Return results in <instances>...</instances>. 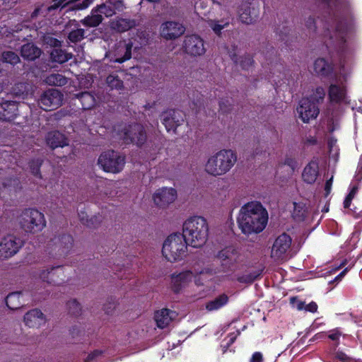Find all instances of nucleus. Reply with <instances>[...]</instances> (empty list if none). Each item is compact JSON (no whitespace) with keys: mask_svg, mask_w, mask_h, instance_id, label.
<instances>
[{"mask_svg":"<svg viewBox=\"0 0 362 362\" xmlns=\"http://www.w3.org/2000/svg\"><path fill=\"white\" fill-rule=\"evenodd\" d=\"M103 19L101 14L92 12L90 16H88L84 19L81 20V22L88 27H96L102 22Z\"/></svg>","mask_w":362,"mask_h":362,"instance_id":"obj_41","label":"nucleus"},{"mask_svg":"<svg viewBox=\"0 0 362 362\" xmlns=\"http://www.w3.org/2000/svg\"><path fill=\"white\" fill-rule=\"evenodd\" d=\"M94 0H83L82 1L76 2V0H52V4L47 7V11L52 12L59 7L64 8L66 6H70V10H83L88 8Z\"/></svg>","mask_w":362,"mask_h":362,"instance_id":"obj_20","label":"nucleus"},{"mask_svg":"<svg viewBox=\"0 0 362 362\" xmlns=\"http://www.w3.org/2000/svg\"><path fill=\"white\" fill-rule=\"evenodd\" d=\"M63 100L64 95L60 90L49 88L41 94L38 100V105L42 110L51 111L60 107Z\"/></svg>","mask_w":362,"mask_h":362,"instance_id":"obj_11","label":"nucleus"},{"mask_svg":"<svg viewBox=\"0 0 362 362\" xmlns=\"http://www.w3.org/2000/svg\"><path fill=\"white\" fill-rule=\"evenodd\" d=\"M317 305L315 302H311L305 305V310L310 313H315L317 310Z\"/></svg>","mask_w":362,"mask_h":362,"instance_id":"obj_61","label":"nucleus"},{"mask_svg":"<svg viewBox=\"0 0 362 362\" xmlns=\"http://www.w3.org/2000/svg\"><path fill=\"white\" fill-rule=\"evenodd\" d=\"M341 333L338 330H334L331 334H329V338L333 341L339 339Z\"/></svg>","mask_w":362,"mask_h":362,"instance_id":"obj_64","label":"nucleus"},{"mask_svg":"<svg viewBox=\"0 0 362 362\" xmlns=\"http://www.w3.org/2000/svg\"><path fill=\"white\" fill-rule=\"evenodd\" d=\"M38 277L49 284L60 285L65 282L64 268L61 265L47 267L39 271Z\"/></svg>","mask_w":362,"mask_h":362,"instance_id":"obj_12","label":"nucleus"},{"mask_svg":"<svg viewBox=\"0 0 362 362\" xmlns=\"http://www.w3.org/2000/svg\"><path fill=\"white\" fill-rule=\"evenodd\" d=\"M329 98L332 102H346V89L342 83H332L328 92Z\"/></svg>","mask_w":362,"mask_h":362,"instance_id":"obj_28","label":"nucleus"},{"mask_svg":"<svg viewBox=\"0 0 362 362\" xmlns=\"http://www.w3.org/2000/svg\"><path fill=\"white\" fill-rule=\"evenodd\" d=\"M185 28L180 23L167 21L160 26V35L166 40H174L184 34Z\"/></svg>","mask_w":362,"mask_h":362,"instance_id":"obj_18","label":"nucleus"},{"mask_svg":"<svg viewBox=\"0 0 362 362\" xmlns=\"http://www.w3.org/2000/svg\"><path fill=\"white\" fill-rule=\"evenodd\" d=\"M176 315L175 311L168 308H163L155 313L154 319L158 327L164 329L170 324Z\"/></svg>","mask_w":362,"mask_h":362,"instance_id":"obj_24","label":"nucleus"},{"mask_svg":"<svg viewBox=\"0 0 362 362\" xmlns=\"http://www.w3.org/2000/svg\"><path fill=\"white\" fill-rule=\"evenodd\" d=\"M21 292H13L9 293L6 298L7 307L11 310H17L23 306V303L21 300Z\"/></svg>","mask_w":362,"mask_h":362,"instance_id":"obj_36","label":"nucleus"},{"mask_svg":"<svg viewBox=\"0 0 362 362\" xmlns=\"http://www.w3.org/2000/svg\"><path fill=\"white\" fill-rule=\"evenodd\" d=\"M213 3L216 6L214 9L217 13L214 20L208 21V24L213 31L219 35L221 30L230 25L232 19V15L228 9L230 1L229 0H214Z\"/></svg>","mask_w":362,"mask_h":362,"instance_id":"obj_8","label":"nucleus"},{"mask_svg":"<svg viewBox=\"0 0 362 362\" xmlns=\"http://www.w3.org/2000/svg\"><path fill=\"white\" fill-rule=\"evenodd\" d=\"M325 95V91L322 87H317L315 92L308 98L313 103L322 101Z\"/></svg>","mask_w":362,"mask_h":362,"instance_id":"obj_50","label":"nucleus"},{"mask_svg":"<svg viewBox=\"0 0 362 362\" xmlns=\"http://www.w3.org/2000/svg\"><path fill=\"white\" fill-rule=\"evenodd\" d=\"M102 216L99 214L92 216L89 218L86 219V222H84V225L90 228H96L100 225V223L102 221Z\"/></svg>","mask_w":362,"mask_h":362,"instance_id":"obj_52","label":"nucleus"},{"mask_svg":"<svg viewBox=\"0 0 362 362\" xmlns=\"http://www.w3.org/2000/svg\"><path fill=\"white\" fill-rule=\"evenodd\" d=\"M85 38V30L82 28H78L71 30L68 35V40L69 42L73 43H77L81 42Z\"/></svg>","mask_w":362,"mask_h":362,"instance_id":"obj_43","label":"nucleus"},{"mask_svg":"<svg viewBox=\"0 0 362 362\" xmlns=\"http://www.w3.org/2000/svg\"><path fill=\"white\" fill-rule=\"evenodd\" d=\"M230 58L233 61L235 64H238V47L235 45H232L228 49V52Z\"/></svg>","mask_w":362,"mask_h":362,"instance_id":"obj_56","label":"nucleus"},{"mask_svg":"<svg viewBox=\"0 0 362 362\" xmlns=\"http://www.w3.org/2000/svg\"><path fill=\"white\" fill-rule=\"evenodd\" d=\"M125 156L121 153L107 150L103 152L98 157V165L106 173H119L125 165Z\"/></svg>","mask_w":362,"mask_h":362,"instance_id":"obj_9","label":"nucleus"},{"mask_svg":"<svg viewBox=\"0 0 362 362\" xmlns=\"http://www.w3.org/2000/svg\"><path fill=\"white\" fill-rule=\"evenodd\" d=\"M121 137L126 144H135L138 146L143 145L147 139L144 126L137 123L125 126Z\"/></svg>","mask_w":362,"mask_h":362,"instance_id":"obj_10","label":"nucleus"},{"mask_svg":"<svg viewBox=\"0 0 362 362\" xmlns=\"http://www.w3.org/2000/svg\"><path fill=\"white\" fill-rule=\"evenodd\" d=\"M47 144L52 149L68 145L67 139L59 131H52L45 137Z\"/></svg>","mask_w":362,"mask_h":362,"instance_id":"obj_27","label":"nucleus"},{"mask_svg":"<svg viewBox=\"0 0 362 362\" xmlns=\"http://www.w3.org/2000/svg\"><path fill=\"white\" fill-rule=\"evenodd\" d=\"M334 16L336 25L334 30L329 34V46L333 47L339 52H344L346 48V32L349 27H344L342 18L345 16L349 17L352 21L351 5L350 0H335L334 4Z\"/></svg>","mask_w":362,"mask_h":362,"instance_id":"obj_2","label":"nucleus"},{"mask_svg":"<svg viewBox=\"0 0 362 362\" xmlns=\"http://www.w3.org/2000/svg\"><path fill=\"white\" fill-rule=\"evenodd\" d=\"M42 160L41 159L33 160L30 163V169L31 173L36 177L41 178L40 166L42 165Z\"/></svg>","mask_w":362,"mask_h":362,"instance_id":"obj_48","label":"nucleus"},{"mask_svg":"<svg viewBox=\"0 0 362 362\" xmlns=\"http://www.w3.org/2000/svg\"><path fill=\"white\" fill-rule=\"evenodd\" d=\"M291 238L286 233L279 235L274 243L271 257L275 261H284L288 259V250L291 247Z\"/></svg>","mask_w":362,"mask_h":362,"instance_id":"obj_13","label":"nucleus"},{"mask_svg":"<svg viewBox=\"0 0 362 362\" xmlns=\"http://www.w3.org/2000/svg\"><path fill=\"white\" fill-rule=\"evenodd\" d=\"M132 43H126L124 47H121L119 52H124V55L121 57H117L115 59V62L122 63L127 60H129L132 57Z\"/></svg>","mask_w":362,"mask_h":362,"instance_id":"obj_44","label":"nucleus"},{"mask_svg":"<svg viewBox=\"0 0 362 362\" xmlns=\"http://www.w3.org/2000/svg\"><path fill=\"white\" fill-rule=\"evenodd\" d=\"M259 11V6L254 2L243 1L238 10L240 21L247 25L252 24L257 19Z\"/></svg>","mask_w":362,"mask_h":362,"instance_id":"obj_16","label":"nucleus"},{"mask_svg":"<svg viewBox=\"0 0 362 362\" xmlns=\"http://www.w3.org/2000/svg\"><path fill=\"white\" fill-rule=\"evenodd\" d=\"M116 304L115 302L108 303L104 305V310L107 314H110L115 308Z\"/></svg>","mask_w":362,"mask_h":362,"instance_id":"obj_62","label":"nucleus"},{"mask_svg":"<svg viewBox=\"0 0 362 362\" xmlns=\"http://www.w3.org/2000/svg\"><path fill=\"white\" fill-rule=\"evenodd\" d=\"M18 115V104L14 101H6L0 104V119L13 120Z\"/></svg>","mask_w":362,"mask_h":362,"instance_id":"obj_25","label":"nucleus"},{"mask_svg":"<svg viewBox=\"0 0 362 362\" xmlns=\"http://www.w3.org/2000/svg\"><path fill=\"white\" fill-rule=\"evenodd\" d=\"M21 228L26 233H35L46 226L44 214L35 209H26L18 217Z\"/></svg>","mask_w":362,"mask_h":362,"instance_id":"obj_7","label":"nucleus"},{"mask_svg":"<svg viewBox=\"0 0 362 362\" xmlns=\"http://www.w3.org/2000/svg\"><path fill=\"white\" fill-rule=\"evenodd\" d=\"M231 105L228 100H221L219 103L220 110L223 112L226 113L230 110Z\"/></svg>","mask_w":362,"mask_h":362,"instance_id":"obj_58","label":"nucleus"},{"mask_svg":"<svg viewBox=\"0 0 362 362\" xmlns=\"http://www.w3.org/2000/svg\"><path fill=\"white\" fill-rule=\"evenodd\" d=\"M161 119L168 132L175 131L183 122L181 112L178 110H170L163 113Z\"/></svg>","mask_w":362,"mask_h":362,"instance_id":"obj_22","label":"nucleus"},{"mask_svg":"<svg viewBox=\"0 0 362 362\" xmlns=\"http://www.w3.org/2000/svg\"><path fill=\"white\" fill-rule=\"evenodd\" d=\"M52 242L60 255H66L73 245V238L68 234L55 236Z\"/></svg>","mask_w":362,"mask_h":362,"instance_id":"obj_23","label":"nucleus"},{"mask_svg":"<svg viewBox=\"0 0 362 362\" xmlns=\"http://www.w3.org/2000/svg\"><path fill=\"white\" fill-rule=\"evenodd\" d=\"M308 210L306 206L303 202L293 203V210L292 212V216L296 221H303L306 217Z\"/></svg>","mask_w":362,"mask_h":362,"instance_id":"obj_38","label":"nucleus"},{"mask_svg":"<svg viewBox=\"0 0 362 362\" xmlns=\"http://www.w3.org/2000/svg\"><path fill=\"white\" fill-rule=\"evenodd\" d=\"M111 5L112 6V9L115 10V13L122 12L124 10L125 6L123 3L122 0H109Z\"/></svg>","mask_w":362,"mask_h":362,"instance_id":"obj_54","label":"nucleus"},{"mask_svg":"<svg viewBox=\"0 0 362 362\" xmlns=\"http://www.w3.org/2000/svg\"><path fill=\"white\" fill-rule=\"evenodd\" d=\"M110 1L107 4H103L97 7L95 12H99L100 14H104L106 17H111L115 14V10L112 9Z\"/></svg>","mask_w":362,"mask_h":362,"instance_id":"obj_46","label":"nucleus"},{"mask_svg":"<svg viewBox=\"0 0 362 362\" xmlns=\"http://www.w3.org/2000/svg\"><path fill=\"white\" fill-rule=\"evenodd\" d=\"M236 162L237 155L233 150L223 149L209 158L204 170L209 175L218 177L229 172Z\"/></svg>","mask_w":362,"mask_h":362,"instance_id":"obj_4","label":"nucleus"},{"mask_svg":"<svg viewBox=\"0 0 362 362\" xmlns=\"http://www.w3.org/2000/svg\"><path fill=\"white\" fill-rule=\"evenodd\" d=\"M23 321L29 327L40 328L46 324L47 317L40 309L35 308L25 314Z\"/></svg>","mask_w":362,"mask_h":362,"instance_id":"obj_21","label":"nucleus"},{"mask_svg":"<svg viewBox=\"0 0 362 362\" xmlns=\"http://www.w3.org/2000/svg\"><path fill=\"white\" fill-rule=\"evenodd\" d=\"M239 252L234 247H226L219 251L216 255V258L220 262V267L214 269L213 264L210 267L205 268L199 272L200 274H214L218 272H227L233 271L239 259Z\"/></svg>","mask_w":362,"mask_h":362,"instance_id":"obj_6","label":"nucleus"},{"mask_svg":"<svg viewBox=\"0 0 362 362\" xmlns=\"http://www.w3.org/2000/svg\"><path fill=\"white\" fill-rule=\"evenodd\" d=\"M253 58L250 54H245L238 57V62L240 66L245 70L249 69L254 64Z\"/></svg>","mask_w":362,"mask_h":362,"instance_id":"obj_47","label":"nucleus"},{"mask_svg":"<svg viewBox=\"0 0 362 362\" xmlns=\"http://www.w3.org/2000/svg\"><path fill=\"white\" fill-rule=\"evenodd\" d=\"M3 62L9 63L12 65H16L20 62V57L18 55L12 51H6L2 53Z\"/></svg>","mask_w":362,"mask_h":362,"instance_id":"obj_45","label":"nucleus"},{"mask_svg":"<svg viewBox=\"0 0 362 362\" xmlns=\"http://www.w3.org/2000/svg\"><path fill=\"white\" fill-rule=\"evenodd\" d=\"M71 115V111L66 108H62L59 111L54 112L52 115L55 120H60L62 118Z\"/></svg>","mask_w":362,"mask_h":362,"instance_id":"obj_55","label":"nucleus"},{"mask_svg":"<svg viewBox=\"0 0 362 362\" xmlns=\"http://www.w3.org/2000/svg\"><path fill=\"white\" fill-rule=\"evenodd\" d=\"M23 242L14 235H7L0 242V258L8 259L16 255L22 247Z\"/></svg>","mask_w":362,"mask_h":362,"instance_id":"obj_14","label":"nucleus"},{"mask_svg":"<svg viewBox=\"0 0 362 362\" xmlns=\"http://www.w3.org/2000/svg\"><path fill=\"white\" fill-rule=\"evenodd\" d=\"M177 199V191L172 188L163 187L153 194L154 203L160 207H165Z\"/></svg>","mask_w":362,"mask_h":362,"instance_id":"obj_19","label":"nucleus"},{"mask_svg":"<svg viewBox=\"0 0 362 362\" xmlns=\"http://www.w3.org/2000/svg\"><path fill=\"white\" fill-rule=\"evenodd\" d=\"M268 221L267 211L258 202L244 204L240 209L237 223L242 233L245 235L259 233Z\"/></svg>","mask_w":362,"mask_h":362,"instance_id":"obj_1","label":"nucleus"},{"mask_svg":"<svg viewBox=\"0 0 362 362\" xmlns=\"http://www.w3.org/2000/svg\"><path fill=\"white\" fill-rule=\"evenodd\" d=\"M43 81L51 86H63L68 83V78L59 73H53L47 76Z\"/></svg>","mask_w":362,"mask_h":362,"instance_id":"obj_33","label":"nucleus"},{"mask_svg":"<svg viewBox=\"0 0 362 362\" xmlns=\"http://www.w3.org/2000/svg\"><path fill=\"white\" fill-rule=\"evenodd\" d=\"M319 175V166L316 161L310 162L304 168L302 177L308 184H313Z\"/></svg>","mask_w":362,"mask_h":362,"instance_id":"obj_29","label":"nucleus"},{"mask_svg":"<svg viewBox=\"0 0 362 362\" xmlns=\"http://www.w3.org/2000/svg\"><path fill=\"white\" fill-rule=\"evenodd\" d=\"M284 165L289 166L293 170L297 168L296 160L291 157H286L284 160Z\"/></svg>","mask_w":362,"mask_h":362,"instance_id":"obj_59","label":"nucleus"},{"mask_svg":"<svg viewBox=\"0 0 362 362\" xmlns=\"http://www.w3.org/2000/svg\"><path fill=\"white\" fill-rule=\"evenodd\" d=\"M21 53L25 59L34 61L40 57L42 50L33 43H27L21 47Z\"/></svg>","mask_w":362,"mask_h":362,"instance_id":"obj_30","label":"nucleus"},{"mask_svg":"<svg viewBox=\"0 0 362 362\" xmlns=\"http://www.w3.org/2000/svg\"><path fill=\"white\" fill-rule=\"evenodd\" d=\"M313 69L317 75L322 76H327L332 71V66L323 58H319L315 61Z\"/></svg>","mask_w":362,"mask_h":362,"instance_id":"obj_32","label":"nucleus"},{"mask_svg":"<svg viewBox=\"0 0 362 362\" xmlns=\"http://www.w3.org/2000/svg\"><path fill=\"white\" fill-rule=\"evenodd\" d=\"M188 245L193 247L203 246L209 235V226L206 220L202 216H193L183 224L182 234Z\"/></svg>","mask_w":362,"mask_h":362,"instance_id":"obj_3","label":"nucleus"},{"mask_svg":"<svg viewBox=\"0 0 362 362\" xmlns=\"http://www.w3.org/2000/svg\"><path fill=\"white\" fill-rule=\"evenodd\" d=\"M250 362H262V354L260 352H255L252 355Z\"/></svg>","mask_w":362,"mask_h":362,"instance_id":"obj_63","label":"nucleus"},{"mask_svg":"<svg viewBox=\"0 0 362 362\" xmlns=\"http://www.w3.org/2000/svg\"><path fill=\"white\" fill-rule=\"evenodd\" d=\"M295 301H296V308L298 310H305V303L303 301L298 300L296 297H292L291 298V303H293Z\"/></svg>","mask_w":362,"mask_h":362,"instance_id":"obj_60","label":"nucleus"},{"mask_svg":"<svg viewBox=\"0 0 362 362\" xmlns=\"http://www.w3.org/2000/svg\"><path fill=\"white\" fill-rule=\"evenodd\" d=\"M194 274L191 271H185L177 274H172L173 289L175 293L180 292L182 287L192 281Z\"/></svg>","mask_w":362,"mask_h":362,"instance_id":"obj_26","label":"nucleus"},{"mask_svg":"<svg viewBox=\"0 0 362 362\" xmlns=\"http://www.w3.org/2000/svg\"><path fill=\"white\" fill-rule=\"evenodd\" d=\"M106 83L112 90H121L124 86L123 81L115 74H110L106 78Z\"/></svg>","mask_w":362,"mask_h":362,"instance_id":"obj_42","label":"nucleus"},{"mask_svg":"<svg viewBox=\"0 0 362 362\" xmlns=\"http://www.w3.org/2000/svg\"><path fill=\"white\" fill-rule=\"evenodd\" d=\"M319 22L320 20L314 16H309L305 20V26L310 36H314L317 33Z\"/></svg>","mask_w":362,"mask_h":362,"instance_id":"obj_40","label":"nucleus"},{"mask_svg":"<svg viewBox=\"0 0 362 362\" xmlns=\"http://www.w3.org/2000/svg\"><path fill=\"white\" fill-rule=\"evenodd\" d=\"M136 25V22L135 20L122 18L116 19L111 23V26L113 29L121 33L127 31L134 28Z\"/></svg>","mask_w":362,"mask_h":362,"instance_id":"obj_31","label":"nucleus"},{"mask_svg":"<svg viewBox=\"0 0 362 362\" xmlns=\"http://www.w3.org/2000/svg\"><path fill=\"white\" fill-rule=\"evenodd\" d=\"M101 355H102V351L95 350L88 355L86 358L84 360V362H93V361H95Z\"/></svg>","mask_w":362,"mask_h":362,"instance_id":"obj_57","label":"nucleus"},{"mask_svg":"<svg viewBox=\"0 0 362 362\" xmlns=\"http://www.w3.org/2000/svg\"><path fill=\"white\" fill-rule=\"evenodd\" d=\"M67 306L69 311L71 315H78L80 314L81 308L78 302L76 300H71L68 302Z\"/></svg>","mask_w":362,"mask_h":362,"instance_id":"obj_51","label":"nucleus"},{"mask_svg":"<svg viewBox=\"0 0 362 362\" xmlns=\"http://www.w3.org/2000/svg\"><path fill=\"white\" fill-rule=\"evenodd\" d=\"M259 275L257 272L249 273L238 277V280L240 283L252 284Z\"/></svg>","mask_w":362,"mask_h":362,"instance_id":"obj_53","label":"nucleus"},{"mask_svg":"<svg viewBox=\"0 0 362 362\" xmlns=\"http://www.w3.org/2000/svg\"><path fill=\"white\" fill-rule=\"evenodd\" d=\"M187 245L182 234H171L166 238L163 245L162 253L170 262L179 261L186 256Z\"/></svg>","mask_w":362,"mask_h":362,"instance_id":"obj_5","label":"nucleus"},{"mask_svg":"<svg viewBox=\"0 0 362 362\" xmlns=\"http://www.w3.org/2000/svg\"><path fill=\"white\" fill-rule=\"evenodd\" d=\"M228 301V297L227 295L223 293L216 298L207 302L206 303V309L209 312H212L220 309L225 305Z\"/></svg>","mask_w":362,"mask_h":362,"instance_id":"obj_34","label":"nucleus"},{"mask_svg":"<svg viewBox=\"0 0 362 362\" xmlns=\"http://www.w3.org/2000/svg\"><path fill=\"white\" fill-rule=\"evenodd\" d=\"M297 112L303 122H308L310 119L317 117L319 108L316 103L309 98H303L297 107Z\"/></svg>","mask_w":362,"mask_h":362,"instance_id":"obj_17","label":"nucleus"},{"mask_svg":"<svg viewBox=\"0 0 362 362\" xmlns=\"http://www.w3.org/2000/svg\"><path fill=\"white\" fill-rule=\"evenodd\" d=\"M31 91V86L28 83H18L12 88V93L16 96L25 98Z\"/></svg>","mask_w":362,"mask_h":362,"instance_id":"obj_39","label":"nucleus"},{"mask_svg":"<svg viewBox=\"0 0 362 362\" xmlns=\"http://www.w3.org/2000/svg\"><path fill=\"white\" fill-rule=\"evenodd\" d=\"M73 54L68 53L65 50L57 47L54 49L50 53V58L52 62L63 64L71 59Z\"/></svg>","mask_w":362,"mask_h":362,"instance_id":"obj_35","label":"nucleus"},{"mask_svg":"<svg viewBox=\"0 0 362 362\" xmlns=\"http://www.w3.org/2000/svg\"><path fill=\"white\" fill-rule=\"evenodd\" d=\"M42 41L45 45H49L50 47L57 48L60 47L62 45L61 41L57 38L52 37L49 34H46L42 37Z\"/></svg>","mask_w":362,"mask_h":362,"instance_id":"obj_49","label":"nucleus"},{"mask_svg":"<svg viewBox=\"0 0 362 362\" xmlns=\"http://www.w3.org/2000/svg\"><path fill=\"white\" fill-rule=\"evenodd\" d=\"M182 47L184 52L191 57L202 56L206 52L204 40L197 35L185 36Z\"/></svg>","mask_w":362,"mask_h":362,"instance_id":"obj_15","label":"nucleus"},{"mask_svg":"<svg viewBox=\"0 0 362 362\" xmlns=\"http://www.w3.org/2000/svg\"><path fill=\"white\" fill-rule=\"evenodd\" d=\"M77 98L79 99L83 110L91 109L96 103L95 97L89 92H82L77 95Z\"/></svg>","mask_w":362,"mask_h":362,"instance_id":"obj_37","label":"nucleus"}]
</instances>
